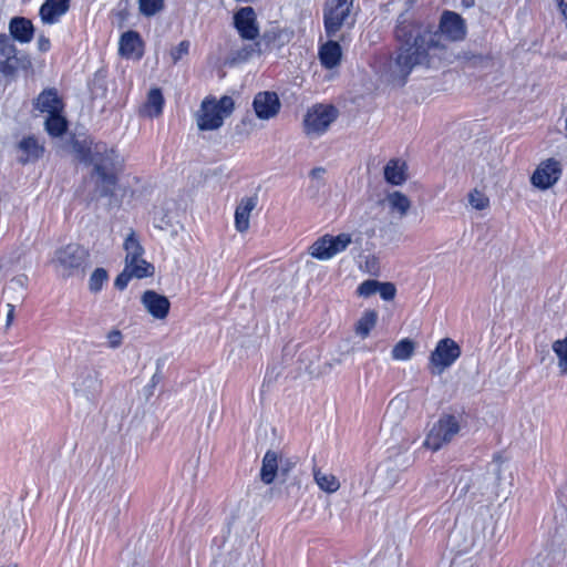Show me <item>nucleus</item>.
<instances>
[{"instance_id": "nucleus-26", "label": "nucleus", "mask_w": 567, "mask_h": 567, "mask_svg": "<svg viewBox=\"0 0 567 567\" xmlns=\"http://www.w3.org/2000/svg\"><path fill=\"white\" fill-rule=\"evenodd\" d=\"M405 163L400 159H390L384 167V178L392 185H401L405 182Z\"/></svg>"}, {"instance_id": "nucleus-21", "label": "nucleus", "mask_w": 567, "mask_h": 567, "mask_svg": "<svg viewBox=\"0 0 567 567\" xmlns=\"http://www.w3.org/2000/svg\"><path fill=\"white\" fill-rule=\"evenodd\" d=\"M318 56L324 69L331 70L338 66L342 58V49L338 41L329 40L319 48Z\"/></svg>"}, {"instance_id": "nucleus-15", "label": "nucleus", "mask_w": 567, "mask_h": 567, "mask_svg": "<svg viewBox=\"0 0 567 567\" xmlns=\"http://www.w3.org/2000/svg\"><path fill=\"white\" fill-rule=\"evenodd\" d=\"M70 0H45L39 10L44 24H55L69 11Z\"/></svg>"}, {"instance_id": "nucleus-9", "label": "nucleus", "mask_w": 567, "mask_h": 567, "mask_svg": "<svg viewBox=\"0 0 567 567\" xmlns=\"http://www.w3.org/2000/svg\"><path fill=\"white\" fill-rule=\"evenodd\" d=\"M460 346L451 338L441 339L430 354L433 374H442L461 357Z\"/></svg>"}, {"instance_id": "nucleus-6", "label": "nucleus", "mask_w": 567, "mask_h": 567, "mask_svg": "<svg viewBox=\"0 0 567 567\" xmlns=\"http://www.w3.org/2000/svg\"><path fill=\"white\" fill-rule=\"evenodd\" d=\"M339 115L331 104H316L310 107L303 118L305 132L308 135L323 134Z\"/></svg>"}, {"instance_id": "nucleus-14", "label": "nucleus", "mask_w": 567, "mask_h": 567, "mask_svg": "<svg viewBox=\"0 0 567 567\" xmlns=\"http://www.w3.org/2000/svg\"><path fill=\"white\" fill-rule=\"evenodd\" d=\"M252 106L260 120H269L276 116L280 110V101L275 92H259L256 94Z\"/></svg>"}, {"instance_id": "nucleus-20", "label": "nucleus", "mask_w": 567, "mask_h": 567, "mask_svg": "<svg viewBox=\"0 0 567 567\" xmlns=\"http://www.w3.org/2000/svg\"><path fill=\"white\" fill-rule=\"evenodd\" d=\"M10 38L20 42L29 43L34 37V27L31 20L24 17H13L9 22Z\"/></svg>"}, {"instance_id": "nucleus-19", "label": "nucleus", "mask_w": 567, "mask_h": 567, "mask_svg": "<svg viewBox=\"0 0 567 567\" xmlns=\"http://www.w3.org/2000/svg\"><path fill=\"white\" fill-rule=\"evenodd\" d=\"M18 161L21 164H28L38 161L43 152L44 147L41 145L37 137L33 135L23 137L18 143Z\"/></svg>"}, {"instance_id": "nucleus-13", "label": "nucleus", "mask_w": 567, "mask_h": 567, "mask_svg": "<svg viewBox=\"0 0 567 567\" xmlns=\"http://www.w3.org/2000/svg\"><path fill=\"white\" fill-rule=\"evenodd\" d=\"M141 302L145 310L157 320H163L167 317L171 302L164 296L154 290H146L141 297Z\"/></svg>"}, {"instance_id": "nucleus-34", "label": "nucleus", "mask_w": 567, "mask_h": 567, "mask_svg": "<svg viewBox=\"0 0 567 567\" xmlns=\"http://www.w3.org/2000/svg\"><path fill=\"white\" fill-rule=\"evenodd\" d=\"M109 275L104 268H96L90 276L89 289L93 293L102 290L104 282L107 280Z\"/></svg>"}, {"instance_id": "nucleus-31", "label": "nucleus", "mask_w": 567, "mask_h": 567, "mask_svg": "<svg viewBox=\"0 0 567 567\" xmlns=\"http://www.w3.org/2000/svg\"><path fill=\"white\" fill-rule=\"evenodd\" d=\"M414 342L410 339L400 340L392 349L391 355L393 360L406 361L414 352Z\"/></svg>"}, {"instance_id": "nucleus-5", "label": "nucleus", "mask_w": 567, "mask_h": 567, "mask_svg": "<svg viewBox=\"0 0 567 567\" xmlns=\"http://www.w3.org/2000/svg\"><path fill=\"white\" fill-rule=\"evenodd\" d=\"M461 431L457 416L452 414L442 415L427 433L424 445L436 452L445 444L452 442Z\"/></svg>"}, {"instance_id": "nucleus-35", "label": "nucleus", "mask_w": 567, "mask_h": 567, "mask_svg": "<svg viewBox=\"0 0 567 567\" xmlns=\"http://www.w3.org/2000/svg\"><path fill=\"white\" fill-rule=\"evenodd\" d=\"M164 8V0H138L140 12L145 17H153Z\"/></svg>"}, {"instance_id": "nucleus-49", "label": "nucleus", "mask_w": 567, "mask_h": 567, "mask_svg": "<svg viewBox=\"0 0 567 567\" xmlns=\"http://www.w3.org/2000/svg\"><path fill=\"white\" fill-rule=\"evenodd\" d=\"M0 567H17L16 565H7V566H0Z\"/></svg>"}, {"instance_id": "nucleus-4", "label": "nucleus", "mask_w": 567, "mask_h": 567, "mask_svg": "<svg viewBox=\"0 0 567 567\" xmlns=\"http://www.w3.org/2000/svg\"><path fill=\"white\" fill-rule=\"evenodd\" d=\"M353 0H326L323 6V25L326 34L333 38L342 28H352L355 19L352 14Z\"/></svg>"}, {"instance_id": "nucleus-32", "label": "nucleus", "mask_w": 567, "mask_h": 567, "mask_svg": "<svg viewBox=\"0 0 567 567\" xmlns=\"http://www.w3.org/2000/svg\"><path fill=\"white\" fill-rule=\"evenodd\" d=\"M132 278L142 279L146 277L145 272H142L141 269L132 270L130 267L127 268L124 266L123 271L115 278V288L118 290H124Z\"/></svg>"}, {"instance_id": "nucleus-30", "label": "nucleus", "mask_w": 567, "mask_h": 567, "mask_svg": "<svg viewBox=\"0 0 567 567\" xmlns=\"http://www.w3.org/2000/svg\"><path fill=\"white\" fill-rule=\"evenodd\" d=\"M388 204L392 212H396L400 217H403L408 214L411 207V202L401 192H393L386 196Z\"/></svg>"}, {"instance_id": "nucleus-40", "label": "nucleus", "mask_w": 567, "mask_h": 567, "mask_svg": "<svg viewBox=\"0 0 567 567\" xmlns=\"http://www.w3.org/2000/svg\"><path fill=\"white\" fill-rule=\"evenodd\" d=\"M189 51V42L182 41L178 43L176 48H174L171 52V56L174 63L179 61L184 55H186Z\"/></svg>"}, {"instance_id": "nucleus-22", "label": "nucleus", "mask_w": 567, "mask_h": 567, "mask_svg": "<svg viewBox=\"0 0 567 567\" xmlns=\"http://www.w3.org/2000/svg\"><path fill=\"white\" fill-rule=\"evenodd\" d=\"M120 54L127 59H141L143 51H142V39L140 34L135 31H126L121 35L120 39V47H118Z\"/></svg>"}, {"instance_id": "nucleus-7", "label": "nucleus", "mask_w": 567, "mask_h": 567, "mask_svg": "<svg viewBox=\"0 0 567 567\" xmlns=\"http://www.w3.org/2000/svg\"><path fill=\"white\" fill-rule=\"evenodd\" d=\"M352 243L350 234L341 233L337 236L323 235L318 238L309 248L310 255L318 260H330L338 254L344 251Z\"/></svg>"}, {"instance_id": "nucleus-17", "label": "nucleus", "mask_w": 567, "mask_h": 567, "mask_svg": "<svg viewBox=\"0 0 567 567\" xmlns=\"http://www.w3.org/2000/svg\"><path fill=\"white\" fill-rule=\"evenodd\" d=\"M101 389L97 375L92 370L82 371L74 382L76 393L83 395L86 400L92 401L96 398Z\"/></svg>"}, {"instance_id": "nucleus-23", "label": "nucleus", "mask_w": 567, "mask_h": 567, "mask_svg": "<svg viewBox=\"0 0 567 567\" xmlns=\"http://www.w3.org/2000/svg\"><path fill=\"white\" fill-rule=\"evenodd\" d=\"M257 196L241 198L235 212V227L239 233H245L249 228L250 213L256 208Z\"/></svg>"}, {"instance_id": "nucleus-29", "label": "nucleus", "mask_w": 567, "mask_h": 567, "mask_svg": "<svg viewBox=\"0 0 567 567\" xmlns=\"http://www.w3.org/2000/svg\"><path fill=\"white\" fill-rule=\"evenodd\" d=\"M313 478L319 488L323 492L334 493L340 487V483L333 474L323 473L319 468H313Z\"/></svg>"}, {"instance_id": "nucleus-36", "label": "nucleus", "mask_w": 567, "mask_h": 567, "mask_svg": "<svg viewBox=\"0 0 567 567\" xmlns=\"http://www.w3.org/2000/svg\"><path fill=\"white\" fill-rule=\"evenodd\" d=\"M468 203L477 210L486 209L489 206L488 197L477 189H474L468 194Z\"/></svg>"}, {"instance_id": "nucleus-11", "label": "nucleus", "mask_w": 567, "mask_h": 567, "mask_svg": "<svg viewBox=\"0 0 567 567\" xmlns=\"http://www.w3.org/2000/svg\"><path fill=\"white\" fill-rule=\"evenodd\" d=\"M561 163L555 158L543 161L532 175V183L535 187L547 189L555 185L561 176Z\"/></svg>"}, {"instance_id": "nucleus-41", "label": "nucleus", "mask_w": 567, "mask_h": 567, "mask_svg": "<svg viewBox=\"0 0 567 567\" xmlns=\"http://www.w3.org/2000/svg\"><path fill=\"white\" fill-rule=\"evenodd\" d=\"M258 43L245 45L241 50L236 53L237 60H247L254 52L257 51Z\"/></svg>"}, {"instance_id": "nucleus-42", "label": "nucleus", "mask_w": 567, "mask_h": 567, "mask_svg": "<svg viewBox=\"0 0 567 567\" xmlns=\"http://www.w3.org/2000/svg\"><path fill=\"white\" fill-rule=\"evenodd\" d=\"M50 48H51V42H50L49 38H47L43 34L39 35V38H38V49L41 52H47V51L50 50Z\"/></svg>"}, {"instance_id": "nucleus-8", "label": "nucleus", "mask_w": 567, "mask_h": 567, "mask_svg": "<svg viewBox=\"0 0 567 567\" xmlns=\"http://www.w3.org/2000/svg\"><path fill=\"white\" fill-rule=\"evenodd\" d=\"M89 257L85 248L78 244H70L55 251L53 264L56 266L63 278L73 275L74 270L81 268Z\"/></svg>"}, {"instance_id": "nucleus-45", "label": "nucleus", "mask_w": 567, "mask_h": 567, "mask_svg": "<svg viewBox=\"0 0 567 567\" xmlns=\"http://www.w3.org/2000/svg\"><path fill=\"white\" fill-rule=\"evenodd\" d=\"M8 313H7V324H10L14 317V307L12 305H8Z\"/></svg>"}, {"instance_id": "nucleus-12", "label": "nucleus", "mask_w": 567, "mask_h": 567, "mask_svg": "<svg viewBox=\"0 0 567 567\" xmlns=\"http://www.w3.org/2000/svg\"><path fill=\"white\" fill-rule=\"evenodd\" d=\"M234 27L243 40H255L259 35V27L254 8L238 9L234 14Z\"/></svg>"}, {"instance_id": "nucleus-2", "label": "nucleus", "mask_w": 567, "mask_h": 567, "mask_svg": "<svg viewBox=\"0 0 567 567\" xmlns=\"http://www.w3.org/2000/svg\"><path fill=\"white\" fill-rule=\"evenodd\" d=\"M78 159L86 165H93V174L101 195L112 194L116 185V165L118 156L114 148L104 143L92 144V141L75 140L72 143Z\"/></svg>"}, {"instance_id": "nucleus-47", "label": "nucleus", "mask_w": 567, "mask_h": 567, "mask_svg": "<svg viewBox=\"0 0 567 567\" xmlns=\"http://www.w3.org/2000/svg\"><path fill=\"white\" fill-rule=\"evenodd\" d=\"M154 226H155L156 228H161V229H163V228H164V226H163V225L158 224L157 218H154Z\"/></svg>"}, {"instance_id": "nucleus-39", "label": "nucleus", "mask_w": 567, "mask_h": 567, "mask_svg": "<svg viewBox=\"0 0 567 567\" xmlns=\"http://www.w3.org/2000/svg\"><path fill=\"white\" fill-rule=\"evenodd\" d=\"M107 347L117 349L123 342V334L118 329H113L106 334Z\"/></svg>"}, {"instance_id": "nucleus-44", "label": "nucleus", "mask_w": 567, "mask_h": 567, "mask_svg": "<svg viewBox=\"0 0 567 567\" xmlns=\"http://www.w3.org/2000/svg\"><path fill=\"white\" fill-rule=\"evenodd\" d=\"M561 14L567 19V0H557Z\"/></svg>"}, {"instance_id": "nucleus-24", "label": "nucleus", "mask_w": 567, "mask_h": 567, "mask_svg": "<svg viewBox=\"0 0 567 567\" xmlns=\"http://www.w3.org/2000/svg\"><path fill=\"white\" fill-rule=\"evenodd\" d=\"M164 103L165 101L161 89H151L141 113L151 118L157 117L163 112Z\"/></svg>"}, {"instance_id": "nucleus-37", "label": "nucleus", "mask_w": 567, "mask_h": 567, "mask_svg": "<svg viewBox=\"0 0 567 567\" xmlns=\"http://www.w3.org/2000/svg\"><path fill=\"white\" fill-rule=\"evenodd\" d=\"M378 293L383 300L390 301L395 297L396 289L391 282H379Z\"/></svg>"}, {"instance_id": "nucleus-46", "label": "nucleus", "mask_w": 567, "mask_h": 567, "mask_svg": "<svg viewBox=\"0 0 567 567\" xmlns=\"http://www.w3.org/2000/svg\"><path fill=\"white\" fill-rule=\"evenodd\" d=\"M321 172H323V169H322V168H315V169H312L311 174H312L313 176H316V175H319V173H321Z\"/></svg>"}, {"instance_id": "nucleus-28", "label": "nucleus", "mask_w": 567, "mask_h": 567, "mask_svg": "<svg viewBox=\"0 0 567 567\" xmlns=\"http://www.w3.org/2000/svg\"><path fill=\"white\" fill-rule=\"evenodd\" d=\"M44 124L48 134L53 137L62 136L68 130V122L62 113L48 115Z\"/></svg>"}, {"instance_id": "nucleus-48", "label": "nucleus", "mask_w": 567, "mask_h": 567, "mask_svg": "<svg viewBox=\"0 0 567 567\" xmlns=\"http://www.w3.org/2000/svg\"><path fill=\"white\" fill-rule=\"evenodd\" d=\"M565 131H566V136H567V116H566V120H565Z\"/></svg>"}, {"instance_id": "nucleus-3", "label": "nucleus", "mask_w": 567, "mask_h": 567, "mask_svg": "<svg viewBox=\"0 0 567 567\" xmlns=\"http://www.w3.org/2000/svg\"><path fill=\"white\" fill-rule=\"evenodd\" d=\"M234 109V100L228 95H224L219 100H216L215 97H205L196 113V124L198 130H218L224 124L225 118L233 113Z\"/></svg>"}, {"instance_id": "nucleus-18", "label": "nucleus", "mask_w": 567, "mask_h": 567, "mask_svg": "<svg viewBox=\"0 0 567 567\" xmlns=\"http://www.w3.org/2000/svg\"><path fill=\"white\" fill-rule=\"evenodd\" d=\"M34 107L41 113L54 114L62 113L64 104L53 87L43 90L35 100Z\"/></svg>"}, {"instance_id": "nucleus-10", "label": "nucleus", "mask_w": 567, "mask_h": 567, "mask_svg": "<svg viewBox=\"0 0 567 567\" xmlns=\"http://www.w3.org/2000/svg\"><path fill=\"white\" fill-rule=\"evenodd\" d=\"M123 247L126 252L125 267H130L132 270L141 269L142 272H145V277L153 276L154 267L143 258L144 248L134 230L126 236Z\"/></svg>"}, {"instance_id": "nucleus-38", "label": "nucleus", "mask_w": 567, "mask_h": 567, "mask_svg": "<svg viewBox=\"0 0 567 567\" xmlns=\"http://www.w3.org/2000/svg\"><path fill=\"white\" fill-rule=\"evenodd\" d=\"M379 281L365 280L358 287V293L362 297H370L378 292Z\"/></svg>"}, {"instance_id": "nucleus-1", "label": "nucleus", "mask_w": 567, "mask_h": 567, "mask_svg": "<svg viewBox=\"0 0 567 567\" xmlns=\"http://www.w3.org/2000/svg\"><path fill=\"white\" fill-rule=\"evenodd\" d=\"M466 34V21L451 10L442 12L437 30H432L408 14H401L394 31L399 47L389 58L381 74L393 84L404 85L415 66L430 65L431 54L446 51L444 41L461 42Z\"/></svg>"}, {"instance_id": "nucleus-27", "label": "nucleus", "mask_w": 567, "mask_h": 567, "mask_svg": "<svg viewBox=\"0 0 567 567\" xmlns=\"http://www.w3.org/2000/svg\"><path fill=\"white\" fill-rule=\"evenodd\" d=\"M378 321V312L375 310H365L355 323V333L365 339Z\"/></svg>"}, {"instance_id": "nucleus-43", "label": "nucleus", "mask_w": 567, "mask_h": 567, "mask_svg": "<svg viewBox=\"0 0 567 567\" xmlns=\"http://www.w3.org/2000/svg\"><path fill=\"white\" fill-rule=\"evenodd\" d=\"M295 464L296 463L291 460H281L279 464V471L285 475L295 466Z\"/></svg>"}, {"instance_id": "nucleus-33", "label": "nucleus", "mask_w": 567, "mask_h": 567, "mask_svg": "<svg viewBox=\"0 0 567 567\" xmlns=\"http://www.w3.org/2000/svg\"><path fill=\"white\" fill-rule=\"evenodd\" d=\"M553 351L558 358V367L563 374L567 375V336L553 343Z\"/></svg>"}, {"instance_id": "nucleus-16", "label": "nucleus", "mask_w": 567, "mask_h": 567, "mask_svg": "<svg viewBox=\"0 0 567 567\" xmlns=\"http://www.w3.org/2000/svg\"><path fill=\"white\" fill-rule=\"evenodd\" d=\"M17 47L10 35L0 33V73L11 75L16 71Z\"/></svg>"}, {"instance_id": "nucleus-25", "label": "nucleus", "mask_w": 567, "mask_h": 567, "mask_svg": "<svg viewBox=\"0 0 567 567\" xmlns=\"http://www.w3.org/2000/svg\"><path fill=\"white\" fill-rule=\"evenodd\" d=\"M279 471V463L277 453L274 451H267L262 458V465L260 470V480L265 484H271L275 481L276 474Z\"/></svg>"}]
</instances>
